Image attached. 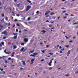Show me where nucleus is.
Here are the masks:
<instances>
[{
	"mask_svg": "<svg viewBox=\"0 0 78 78\" xmlns=\"http://www.w3.org/2000/svg\"><path fill=\"white\" fill-rule=\"evenodd\" d=\"M30 19H31L30 17H29L28 19V20H30Z\"/></svg>",
	"mask_w": 78,
	"mask_h": 78,
	"instance_id": "nucleus-26",
	"label": "nucleus"
},
{
	"mask_svg": "<svg viewBox=\"0 0 78 78\" xmlns=\"http://www.w3.org/2000/svg\"><path fill=\"white\" fill-rule=\"evenodd\" d=\"M3 21H4V19H2L1 20V22H3Z\"/></svg>",
	"mask_w": 78,
	"mask_h": 78,
	"instance_id": "nucleus-31",
	"label": "nucleus"
},
{
	"mask_svg": "<svg viewBox=\"0 0 78 78\" xmlns=\"http://www.w3.org/2000/svg\"><path fill=\"white\" fill-rule=\"evenodd\" d=\"M48 14V13L46 12L45 13V16H47V15Z\"/></svg>",
	"mask_w": 78,
	"mask_h": 78,
	"instance_id": "nucleus-35",
	"label": "nucleus"
},
{
	"mask_svg": "<svg viewBox=\"0 0 78 78\" xmlns=\"http://www.w3.org/2000/svg\"><path fill=\"white\" fill-rule=\"evenodd\" d=\"M71 16H74V15H73V14H71Z\"/></svg>",
	"mask_w": 78,
	"mask_h": 78,
	"instance_id": "nucleus-52",
	"label": "nucleus"
},
{
	"mask_svg": "<svg viewBox=\"0 0 78 78\" xmlns=\"http://www.w3.org/2000/svg\"><path fill=\"white\" fill-rule=\"evenodd\" d=\"M27 2H28V3H31V1L30 0H27Z\"/></svg>",
	"mask_w": 78,
	"mask_h": 78,
	"instance_id": "nucleus-15",
	"label": "nucleus"
},
{
	"mask_svg": "<svg viewBox=\"0 0 78 78\" xmlns=\"http://www.w3.org/2000/svg\"><path fill=\"white\" fill-rule=\"evenodd\" d=\"M54 14H55V13L54 12H52L51 14L50 15H53Z\"/></svg>",
	"mask_w": 78,
	"mask_h": 78,
	"instance_id": "nucleus-21",
	"label": "nucleus"
},
{
	"mask_svg": "<svg viewBox=\"0 0 78 78\" xmlns=\"http://www.w3.org/2000/svg\"><path fill=\"white\" fill-rule=\"evenodd\" d=\"M46 22H49V21L48 20L46 21Z\"/></svg>",
	"mask_w": 78,
	"mask_h": 78,
	"instance_id": "nucleus-60",
	"label": "nucleus"
},
{
	"mask_svg": "<svg viewBox=\"0 0 78 78\" xmlns=\"http://www.w3.org/2000/svg\"><path fill=\"white\" fill-rule=\"evenodd\" d=\"M52 67H50L49 68V70H51V69H52Z\"/></svg>",
	"mask_w": 78,
	"mask_h": 78,
	"instance_id": "nucleus-18",
	"label": "nucleus"
},
{
	"mask_svg": "<svg viewBox=\"0 0 78 78\" xmlns=\"http://www.w3.org/2000/svg\"><path fill=\"white\" fill-rule=\"evenodd\" d=\"M65 37L66 38V39H69V38H70V37H68L67 36H65Z\"/></svg>",
	"mask_w": 78,
	"mask_h": 78,
	"instance_id": "nucleus-16",
	"label": "nucleus"
},
{
	"mask_svg": "<svg viewBox=\"0 0 78 78\" xmlns=\"http://www.w3.org/2000/svg\"><path fill=\"white\" fill-rule=\"evenodd\" d=\"M11 58H8V60H11Z\"/></svg>",
	"mask_w": 78,
	"mask_h": 78,
	"instance_id": "nucleus-39",
	"label": "nucleus"
},
{
	"mask_svg": "<svg viewBox=\"0 0 78 78\" xmlns=\"http://www.w3.org/2000/svg\"><path fill=\"white\" fill-rule=\"evenodd\" d=\"M78 28V26L76 27V28Z\"/></svg>",
	"mask_w": 78,
	"mask_h": 78,
	"instance_id": "nucleus-59",
	"label": "nucleus"
},
{
	"mask_svg": "<svg viewBox=\"0 0 78 78\" xmlns=\"http://www.w3.org/2000/svg\"><path fill=\"white\" fill-rule=\"evenodd\" d=\"M24 45V43H22L21 44V45L23 46V45Z\"/></svg>",
	"mask_w": 78,
	"mask_h": 78,
	"instance_id": "nucleus-24",
	"label": "nucleus"
},
{
	"mask_svg": "<svg viewBox=\"0 0 78 78\" xmlns=\"http://www.w3.org/2000/svg\"><path fill=\"white\" fill-rule=\"evenodd\" d=\"M24 41L25 42L27 43V42L28 41V39L27 38H24Z\"/></svg>",
	"mask_w": 78,
	"mask_h": 78,
	"instance_id": "nucleus-4",
	"label": "nucleus"
},
{
	"mask_svg": "<svg viewBox=\"0 0 78 78\" xmlns=\"http://www.w3.org/2000/svg\"><path fill=\"white\" fill-rule=\"evenodd\" d=\"M15 25H14L13 26V28H14V27H15Z\"/></svg>",
	"mask_w": 78,
	"mask_h": 78,
	"instance_id": "nucleus-53",
	"label": "nucleus"
},
{
	"mask_svg": "<svg viewBox=\"0 0 78 78\" xmlns=\"http://www.w3.org/2000/svg\"><path fill=\"white\" fill-rule=\"evenodd\" d=\"M8 17H6L5 18V19L6 20V21H8Z\"/></svg>",
	"mask_w": 78,
	"mask_h": 78,
	"instance_id": "nucleus-17",
	"label": "nucleus"
},
{
	"mask_svg": "<svg viewBox=\"0 0 78 78\" xmlns=\"http://www.w3.org/2000/svg\"><path fill=\"white\" fill-rule=\"evenodd\" d=\"M1 16H2V17H4V16H5V15L4 14V13H2V14H1Z\"/></svg>",
	"mask_w": 78,
	"mask_h": 78,
	"instance_id": "nucleus-10",
	"label": "nucleus"
},
{
	"mask_svg": "<svg viewBox=\"0 0 78 78\" xmlns=\"http://www.w3.org/2000/svg\"><path fill=\"white\" fill-rule=\"evenodd\" d=\"M76 38V37H73V39H75Z\"/></svg>",
	"mask_w": 78,
	"mask_h": 78,
	"instance_id": "nucleus-33",
	"label": "nucleus"
},
{
	"mask_svg": "<svg viewBox=\"0 0 78 78\" xmlns=\"http://www.w3.org/2000/svg\"><path fill=\"white\" fill-rule=\"evenodd\" d=\"M62 52H62V51H60V53H62Z\"/></svg>",
	"mask_w": 78,
	"mask_h": 78,
	"instance_id": "nucleus-61",
	"label": "nucleus"
},
{
	"mask_svg": "<svg viewBox=\"0 0 78 78\" xmlns=\"http://www.w3.org/2000/svg\"><path fill=\"white\" fill-rule=\"evenodd\" d=\"M62 2H65V0H62Z\"/></svg>",
	"mask_w": 78,
	"mask_h": 78,
	"instance_id": "nucleus-62",
	"label": "nucleus"
},
{
	"mask_svg": "<svg viewBox=\"0 0 78 78\" xmlns=\"http://www.w3.org/2000/svg\"><path fill=\"white\" fill-rule=\"evenodd\" d=\"M63 18H64V19H66V16L64 17Z\"/></svg>",
	"mask_w": 78,
	"mask_h": 78,
	"instance_id": "nucleus-58",
	"label": "nucleus"
},
{
	"mask_svg": "<svg viewBox=\"0 0 78 78\" xmlns=\"http://www.w3.org/2000/svg\"><path fill=\"white\" fill-rule=\"evenodd\" d=\"M49 66H51V64L50 63H49L48 64Z\"/></svg>",
	"mask_w": 78,
	"mask_h": 78,
	"instance_id": "nucleus-23",
	"label": "nucleus"
},
{
	"mask_svg": "<svg viewBox=\"0 0 78 78\" xmlns=\"http://www.w3.org/2000/svg\"><path fill=\"white\" fill-rule=\"evenodd\" d=\"M41 32H42L43 33H42V34H44V33H45L46 32V31L45 30H42Z\"/></svg>",
	"mask_w": 78,
	"mask_h": 78,
	"instance_id": "nucleus-7",
	"label": "nucleus"
},
{
	"mask_svg": "<svg viewBox=\"0 0 78 78\" xmlns=\"http://www.w3.org/2000/svg\"><path fill=\"white\" fill-rule=\"evenodd\" d=\"M20 5V4H17V6H18V7H19V5Z\"/></svg>",
	"mask_w": 78,
	"mask_h": 78,
	"instance_id": "nucleus-32",
	"label": "nucleus"
},
{
	"mask_svg": "<svg viewBox=\"0 0 78 78\" xmlns=\"http://www.w3.org/2000/svg\"><path fill=\"white\" fill-rule=\"evenodd\" d=\"M69 75H70V74H68V75H66V76H69Z\"/></svg>",
	"mask_w": 78,
	"mask_h": 78,
	"instance_id": "nucleus-34",
	"label": "nucleus"
},
{
	"mask_svg": "<svg viewBox=\"0 0 78 78\" xmlns=\"http://www.w3.org/2000/svg\"><path fill=\"white\" fill-rule=\"evenodd\" d=\"M19 32V33H21V30H20Z\"/></svg>",
	"mask_w": 78,
	"mask_h": 78,
	"instance_id": "nucleus-46",
	"label": "nucleus"
},
{
	"mask_svg": "<svg viewBox=\"0 0 78 78\" xmlns=\"http://www.w3.org/2000/svg\"><path fill=\"white\" fill-rule=\"evenodd\" d=\"M16 16H17V17H19V16H20V15H18V14H17L16 15Z\"/></svg>",
	"mask_w": 78,
	"mask_h": 78,
	"instance_id": "nucleus-37",
	"label": "nucleus"
},
{
	"mask_svg": "<svg viewBox=\"0 0 78 78\" xmlns=\"http://www.w3.org/2000/svg\"><path fill=\"white\" fill-rule=\"evenodd\" d=\"M39 11H37L36 12L37 14H38V13H39Z\"/></svg>",
	"mask_w": 78,
	"mask_h": 78,
	"instance_id": "nucleus-41",
	"label": "nucleus"
},
{
	"mask_svg": "<svg viewBox=\"0 0 78 78\" xmlns=\"http://www.w3.org/2000/svg\"><path fill=\"white\" fill-rule=\"evenodd\" d=\"M2 34H5V36L8 35V32L6 31V30H5L4 31L2 32Z\"/></svg>",
	"mask_w": 78,
	"mask_h": 78,
	"instance_id": "nucleus-2",
	"label": "nucleus"
},
{
	"mask_svg": "<svg viewBox=\"0 0 78 78\" xmlns=\"http://www.w3.org/2000/svg\"><path fill=\"white\" fill-rule=\"evenodd\" d=\"M34 61V59H32V60H31L32 62H33Z\"/></svg>",
	"mask_w": 78,
	"mask_h": 78,
	"instance_id": "nucleus-57",
	"label": "nucleus"
},
{
	"mask_svg": "<svg viewBox=\"0 0 78 78\" xmlns=\"http://www.w3.org/2000/svg\"><path fill=\"white\" fill-rule=\"evenodd\" d=\"M13 49H16V46L15 45H13Z\"/></svg>",
	"mask_w": 78,
	"mask_h": 78,
	"instance_id": "nucleus-12",
	"label": "nucleus"
},
{
	"mask_svg": "<svg viewBox=\"0 0 78 78\" xmlns=\"http://www.w3.org/2000/svg\"><path fill=\"white\" fill-rule=\"evenodd\" d=\"M1 28H3V26H1Z\"/></svg>",
	"mask_w": 78,
	"mask_h": 78,
	"instance_id": "nucleus-40",
	"label": "nucleus"
},
{
	"mask_svg": "<svg viewBox=\"0 0 78 78\" xmlns=\"http://www.w3.org/2000/svg\"><path fill=\"white\" fill-rule=\"evenodd\" d=\"M3 38L4 40H5V39H6V37H3Z\"/></svg>",
	"mask_w": 78,
	"mask_h": 78,
	"instance_id": "nucleus-29",
	"label": "nucleus"
},
{
	"mask_svg": "<svg viewBox=\"0 0 78 78\" xmlns=\"http://www.w3.org/2000/svg\"><path fill=\"white\" fill-rule=\"evenodd\" d=\"M17 20L16 19H15L14 20V22H17Z\"/></svg>",
	"mask_w": 78,
	"mask_h": 78,
	"instance_id": "nucleus-27",
	"label": "nucleus"
},
{
	"mask_svg": "<svg viewBox=\"0 0 78 78\" xmlns=\"http://www.w3.org/2000/svg\"><path fill=\"white\" fill-rule=\"evenodd\" d=\"M72 42H73V41L72 40L69 41V42L70 43Z\"/></svg>",
	"mask_w": 78,
	"mask_h": 78,
	"instance_id": "nucleus-48",
	"label": "nucleus"
},
{
	"mask_svg": "<svg viewBox=\"0 0 78 78\" xmlns=\"http://www.w3.org/2000/svg\"><path fill=\"white\" fill-rule=\"evenodd\" d=\"M50 63L51 64V63H52V61L51 60V61H50Z\"/></svg>",
	"mask_w": 78,
	"mask_h": 78,
	"instance_id": "nucleus-56",
	"label": "nucleus"
},
{
	"mask_svg": "<svg viewBox=\"0 0 78 78\" xmlns=\"http://www.w3.org/2000/svg\"><path fill=\"white\" fill-rule=\"evenodd\" d=\"M17 36H15L14 37V39H16L17 38Z\"/></svg>",
	"mask_w": 78,
	"mask_h": 78,
	"instance_id": "nucleus-19",
	"label": "nucleus"
},
{
	"mask_svg": "<svg viewBox=\"0 0 78 78\" xmlns=\"http://www.w3.org/2000/svg\"><path fill=\"white\" fill-rule=\"evenodd\" d=\"M38 55V53H33V55H30V56H33V57H36V55Z\"/></svg>",
	"mask_w": 78,
	"mask_h": 78,
	"instance_id": "nucleus-1",
	"label": "nucleus"
},
{
	"mask_svg": "<svg viewBox=\"0 0 78 78\" xmlns=\"http://www.w3.org/2000/svg\"><path fill=\"white\" fill-rule=\"evenodd\" d=\"M47 12V13H48H48H50V11H47V12Z\"/></svg>",
	"mask_w": 78,
	"mask_h": 78,
	"instance_id": "nucleus-36",
	"label": "nucleus"
},
{
	"mask_svg": "<svg viewBox=\"0 0 78 78\" xmlns=\"http://www.w3.org/2000/svg\"><path fill=\"white\" fill-rule=\"evenodd\" d=\"M67 54L68 55H69V54H70V51L69 50L67 53Z\"/></svg>",
	"mask_w": 78,
	"mask_h": 78,
	"instance_id": "nucleus-13",
	"label": "nucleus"
},
{
	"mask_svg": "<svg viewBox=\"0 0 78 78\" xmlns=\"http://www.w3.org/2000/svg\"><path fill=\"white\" fill-rule=\"evenodd\" d=\"M65 9V8L63 7L62 8H61V9Z\"/></svg>",
	"mask_w": 78,
	"mask_h": 78,
	"instance_id": "nucleus-49",
	"label": "nucleus"
},
{
	"mask_svg": "<svg viewBox=\"0 0 78 78\" xmlns=\"http://www.w3.org/2000/svg\"><path fill=\"white\" fill-rule=\"evenodd\" d=\"M60 18V16H59L57 18L58 19V20H59Z\"/></svg>",
	"mask_w": 78,
	"mask_h": 78,
	"instance_id": "nucleus-47",
	"label": "nucleus"
},
{
	"mask_svg": "<svg viewBox=\"0 0 78 78\" xmlns=\"http://www.w3.org/2000/svg\"><path fill=\"white\" fill-rule=\"evenodd\" d=\"M3 73H4V74H5V72H3Z\"/></svg>",
	"mask_w": 78,
	"mask_h": 78,
	"instance_id": "nucleus-64",
	"label": "nucleus"
},
{
	"mask_svg": "<svg viewBox=\"0 0 78 78\" xmlns=\"http://www.w3.org/2000/svg\"><path fill=\"white\" fill-rule=\"evenodd\" d=\"M5 63H6V64H7V63H8V60H5Z\"/></svg>",
	"mask_w": 78,
	"mask_h": 78,
	"instance_id": "nucleus-9",
	"label": "nucleus"
},
{
	"mask_svg": "<svg viewBox=\"0 0 78 78\" xmlns=\"http://www.w3.org/2000/svg\"><path fill=\"white\" fill-rule=\"evenodd\" d=\"M31 8V6L30 5L28 6L27 7V9H26V11H28V10H29V9H30Z\"/></svg>",
	"mask_w": 78,
	"mask_h": 78,
	"instance_id": "nucleus-3",
	"label": "nucleus"
},
{
	"mask_svg": "<svg viewBox=\"0 0 78 78\" xmlns=\"http://www.w3.org/2000/svg\"><path fill=\"white\" fill-rule=\"evenodd\" d=\"M8 26H10V23H8Z\"/></svg>",
	"mask_w": 78,
	"mask_h": 78,
	"instance_id": "nucleus-20",
	"label": "nucleus"
},
{
	"mask_svg": "<svg viewBox=\"0 0 78 78\" xmlns=\"http://www.w3.org/2000/svg\"><path fill=\"white\" fill-rule=\"evenodd\" d=\"M23 50H24V48H23L21 49L20 50V51L21 52L22 51H23Z\"/></svg>",
	"mask_w": 78,
	"mask_h": 78,
	"instance_id": "nucleus-8",
	"label": "nucleus"
},
{
	"mask_svg": "<svg viewBox=\"0 0 78 78\" xmlns=\"http://www.w3.org/2000/svg\"><path fill=\"white\" fill-rule=\"evenodd\" d=\"M6 51V49L4 51V53H5Z\"/></svg>",
	"mask_w": 78,
	"mask_h": 78,
	"instance_id": "nucleus-42",
	"label": "nucleus"
},
{
	"mask_svg": "<svg viewBox=\"0 0 78 78\" xmlns=\"http://www.w3.org/2000/svg\"><path fill=\"white\" fill-rule=\"evenodd\" d=\"M49 27H52V26L51 25H49Z\"/></svg>",
	"mask_w": 78,
	"mask_h": 78,
	"instance_id": "nucleus-45",
	"label": "nucleus"
},
{
	"mask_svg": "<svg viewBox=\"0 0 78 78\" xmlns=\"http://www.w3.org/2000/svg\"><path fill=\"white\" fill-rule=\"evenodd\" d=\"M49 16V15H48L46 16V17H48Z\"/></svg>",
	"mask_w": 78,
	"mask_h": 78,
	"instance_id": "nucleus-63",
	"label": "nucleus"
},
{
	"mask_svg": "<svg viewBox=\"0 0 78 78\" xmlns=\"http://www.w3.org/2000/svg\"><path fill=\"white\" fill-rule=\"evenodd\" d=\"M22 62H23V66H26V63L25 62V61H23Z\"/></svg>",
	"mask_w": 78,
	"mask_h": 78,
	"instance_id": "nucleus-5",
	"label": "nucleus"
},
{
	"mask_svg": "<svg viewBox=\"0 0 78 78\" xmlns=\"http://www.w3.org/2000/svg\"><path fill=\"white\" fill-rule=\"evenodd\" d=\"M66 12V11H65L63 12H62L63 13H65V12Z\"/></svg>",
	"mask_w": 78,
	"mask_h": 78,
	"instance_id": "nucleus-44",
	"label": "nucleus"
},
{
	"mask_svg": "<svg viewBox=\"0 0 78 78\" xmlns=\"http://www.w3.org/2000/svg\"><path fill=\"white\" fill-rule=\"evenodd\" d=\"M76 23H75L73 24V25H76Z\"/></svg>",
	"mask_w": 78,
	"mask_h": 78,
	"instance_id": "nucleus-38",
	"label": "nucleus"
},
{
	"mask_svg": "<svg viewBox=\"0 0 78 78\" xmlns=\"http://www.w3.org/2000/svg\"><path fill=\"white\" fill-rule=\"evenodd\" d=\"M46 50H47V49H45V50H41V51L43 53H45V51H46Z\"/></svg>",
	"mask_w": 78,
	"mask_h": 78,
	"instance_id": "nucleus-6",
	"label": "nucleus"
},
{
	"mask_svg": "<svg viewBox=\"0 0 78 78\" xmlns=\"http://www.w3.org/2000/svg\"><path fill=\"white\" fill-rule=\"evenodd\" d=\"M41 61V62H43V61H44V59H42V60Z\"/></svg>",
	"mask_w": 78,
	"mask_h": 78,
	"instance_id": "nucleus-43",
	"label": "nucleus"
},
{
	"mask_svg": "<svg viewBox=\"0 0 78 78\" xmlns=\"http://www.w3.org/2000/svg\"><path fill=\"white\" fill-rule=\"evenodd\" d=\"M34 51L33 50V51H31L30 52L31 53H34Z\"/></svg>",
	"mask_w": 78,
	"mask_h": 78,
	"instance_id": "nucleus-28",
	"label": "nucleus"
},
{
	"mask_svg": "<svg viewBox=\"0 0 78 78\" xmlns=\"http://www.w3.org/2000/svg\"><path fill=\"white\" fill-rule=\"evenodd\" d=\"M49 55H53V53H49Z\"/></svg>",
	"mask_w": 78,
	"mask_h": 78,
	"instance_id": "nucleus-30",
	"label": "nucleus"
},
{
	"mask_svg": "<svg viewBox=\"0 0 78 78\" xmlns=\"http://www.w3.org/2000/svg\"><path fill=\"white\" fill-rule=\"evenodd\" d=\"M65 47L66 48H69V45H67L65 46Z\"/></svg>",
	"mask_w": 78,
	"mask_h": 78,
	"instance_id": "nucleus-14",
	"label": "nucleus"
},
{
	"mask_svg": "<svg viewBox=\"0 0 78 78\" xmlns=\"http://www.w3.org/2000/svg\"><path fill=\"white\" fill-rule=\"evenodd\" d=\"M16 26H17L18 27H20V25H19L18 23H17L16 24Z\"/></svg>",
	"mask_w": 78,
	"mask_h": 78,
	"instance_id": "nucleus-22",
	"label": "nucleus"
},
{
	"mask_svg": "<svg viewBox=\"0 0 78 78\" xmlns=\"http://www.w3.org/2000/svg\"><path fill=\"white\" fill-rule=\"evenodd\" d=\"M46 46V48H48V47H49V45H47Z\"/></svg>",
	"mask_w": 78,
	"mask_h": 78,
	"instance_id": "nucleus-25",
	"label": "nucleus"
},
{
	"mask_svg": "<svg viewBox=\"0 0 78 78\" xmlns=\"http://www.w3.org/2000/svg\"><path fill=\"white\" fill-rule=\"evenodd\" d=\"M1 44H2V45H4L5 44V43H4V42L2 41L1 42Z\"/></svg>",
	"mask_w": 78,
	"mask_h": 78,
	"instance_id": "nucleus-11",
	"label": "nucleus"
},
{
	"mask_svg": "<svg viewBox=\"0 0 78 78\" xmlns=\"http://www.w3.org/2000/svg\"><path fill=\"white\" fill-rule=\"evenodd\" d=\"M14 56V54H13L12 55H11V56H12V57H13V56Z\"/></svg>",
	"mask_w": 78,
	"mask_h": 78,
	"instance_id": "nucleus-54",
	"label": "nucleus"
},
{
	"mask_svg": "<svg viewBox=\"0 0 78 78\" xmlns=\"http://www.w3.org/2000/svg\"><path fill=\"white\" fill-rule=\"evenodd\" d=\"M54 60V58H53L52 59L51 61H53V60Z\"/></svg>",
	"mask_w": 78,
	"mask_h": 78,
	"instance_id": "nucleus-55",
	"label": "nucleus"
},
{
	"mask_svg": "<svg viewBox=\"0 0 78 78\" xmlns=\"http://www.w3.org/2000/svg\"><path fill=\"white\" fill-rule=\"evenodd\" d=\"M16 32H18V29H16Z\"/></svg>",
	"mask_w": 78,
	"mask_h": 78,
	"instance_id": "nucleus-51",
	"label": "nucleus"
},
{
	"mask_svg": "<svg viewBox=\"0 0 78 78\" xmlns=\"http://www.w3.org/2000/svg\"><path fill=\"white\" fill-rule=\"evenodd\" d=\"M51 29H52V30H54V29H55V28L54 27L51 28Z\"/></svg>",
	"mask_w": 78,
	"mask_h": 78,
	"instance_id": "nucleus-50",
	"label": "nucleus"
}]
</instances>
